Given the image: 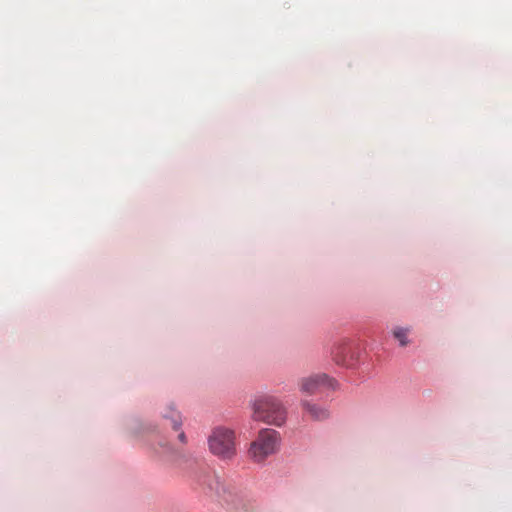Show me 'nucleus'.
<instances>
[{"label":"nucleus","instance_id":"nucleus-4","mask_svg":"<svg viewBox=\"0 0 512 512\" xmlns=\"http://www.w3.org/2000/svg\"><path fill=\"white\" fill-rule=\"evenodd\" d=\"M300 387L305 393L315 394L322 388H334V380L326 374L311 375L301 380Z\"/></svg>","mask_w":512,"mask_h":512},{"label":"nucleus","instance_id":"nucleus-2","mask_svg":"<svg viewBox=\"0 0 512 512\" xmlns=\"http://www.w3.org/2000/svg\"><path fill=\"white\" fill-rule=\"evenodd\" d=\"M210 451L221 459L236 455L235 433L226 427H216L208 438Z\"/></svg>","mask_w":512,"mask_h":512},{"label":"nucleus","instance_id":"nucleus-3","mask_svg":"<svg viewBox=\"0 0 512 512\" xmlns=\"http://www.w3.org/2000/svg\"><path fill=\"white\" fill-rule=\"evenodd\" d=\"M279 445V434L273 429H263L251 443L249 453L255 461H263L267 456L276 452Z\"/></svg>","mask_w":512,"mask_h":512},{"label":"nucleus","instance_id":"nucleus-5","mask_svg":"<svg viewBox=\"0 0 512 512\" xmlns=\"http://www.w3.org/2000/svg\"><path fill=\"white\" fill-rule=\"evenodd\" d=\"M303 407L309 415L315 420H324L329 417V412L325 408L312 404L310 402H303Z\"/></svg>","mask_w":512,"mask_h":512},{"label":"nucleus","instance_id":"nucleus-6","mask_svg":"<svg viewBox=\"0 0 512 512\" xmlns=\"http://www.w3.org/2000/svg\"><path fill=\"white\" fill-rule=\"evenodd\" d=\"M163 417L166 420L170 421L171 426L174 430H178L182 425V420H181L180 414L177 411H175L174 409H172L171 407L169 408V410L167 412L163 413Z\"/></svg>","mask_w":512,"mask_h":512},{"label":"nucleus","instance_id":"nucleus-1","mask_svg":"<svg viewBox=\"0 0 512 512\" xmlns=\"http://www.w3.org/2000/svg\"><path fill=\"white\" fill-rule=\"evenodd\" d=\"M253 419L281 426L286 421V409L277 398L270 395L260 396L253 403Z\"/></svg>","mask_w":512,"mask_h":512},{"label":"nucleus","instance_id":"nucleus-9","mask_svg":"<svg viewBox=\"0 0 512 512\" xmlns=\"http://www.w3.org/2000/svg\"><path fill=\"white\" fill-rule=\"evenodd\" d=\"M178 438L181 442H185L186 441V436H185V433L184 432H180L179 435H178Z\"/></svg>","mask_w":512,"mask_h":512},{"label":"nucleus","instance_id":"nucleus-7","mask_svg":"<svg viewBox=\"0 0 512 512\" xmlns=\"http://www.w3.org/2000/svg\"><path fill=\"white\" fill-rule=\"evenodd\" d=\"M393 335L399 341L401 346H406L408 344V329L397 327L393 330Z\"/></svg>","mask_w":512,"mask_h":512},{"label":"nucleus","instance_id":"nucleus-8","mask_svg":"<svg viewBox=\"0 0 512 512\" xmlns=\"http://www.w3.org/2000/svg\"><path fill=\"white\" fill-rule=\"evenodd\" d=\"M208 487L211 489V490H214L215 492L219 493L220 492V488H221V483L219 481V478L214 476L213 479H211L209 482H208Z\"/></svg>","mask_w":512,"mask_h":512}]
</instances>
